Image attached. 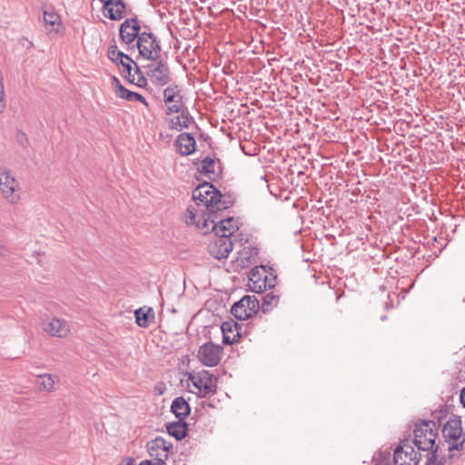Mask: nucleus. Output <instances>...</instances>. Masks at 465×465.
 Here are the masks:
<instances>
[{"mask_svg":"<svg viewBox=\"0 0 465 465\" xmlns=\"http://www.w3.org/2000/svg\"><path fill=\"white\" fill-rule=\"evenodd\" d=\"M139 21L135 18L126 19L120 27V37L126 44H132L140 35Z\"/></svg>","mask_w":465,"mask_h":465,"instance_id":"19","label":"nucleus"},{"mask_svg":"<svg viewBox=\"0 0 465 465\" xmlns=\"http://www.w3.org/2000/svg\"><path fill=\"white\" fill-rule=\"evenodd\" d=\"M2 249L3 247L0 245V255L2 254Z\"/></svg>","mask_w":465,"mask_h":465,"instance_id":"40","label":"nucleus"},{"mask_svg":"<svg viewBox=\"0 0 465 465\" xmlns=\"http://www.w3.org/2000/svg\"><path fill=\"white\" fill-rule=\"evenodd\" d=\"M445 458H440L438 453L431 452L427 454L426 465H444Z\"/></svg>","mask_w":465,"mask_h":465,"instance_id":"32","label":"nucleus"},{"mask_svg":"<svg viewBox=\"0 0 465 465\" xmlns=\"http://www.w3.org/2000/svg\"><path fill=\"white\" fill-rule=\"evenodd\" d=\"M223 349L212 341L203 344L198 351L197 358L201 363L208 367L219 364Z\"/></svg>","mask_w":465,"mask_h":465,"instance_id":"13","label":"nucleus"},{"mask_svg":"<svg viewBox=\"0 0 465 465\" xmlns=\"http://www.w3.org/2000/svg\"><path fill=\"white\" fill-rule=\"evenodd\" d=\"M124 10L125 5L123 0H106V5H104V14L111 20L123 18Z\"/></svg>","mask_w":465,"mask_h":465,"instance_id":"22","label":"nucleus"},{"mask_svg":"<svg viewBox=\"0 0 465 465\" xmlns=\"http://www.w3.org/2000/svg\"><path fill=\"white\" fill-rule=\"evenodd\" d=\"M172 448L170 443L161 437H157L147 443L149 455L155 460L164 461L168 457V451Z\"/></svg>","mask_w":465,"mask_h":465,"instance_id":"18","label":"nucleus"},{"mask_svg":"<svg viewBox=\"0 0 465 465\" xmlns=\"http://www.w3.org/2000/svg\"><path fill=\"white\" fill-rule=\"evenodd\" d=\"M219 213L201 214V217L196 210L189 208L185 214V223L188 225L194 224L203 233L213 232L216 235H225L230 238L238 230V223L233 218L229 217L225 219H219Z\"/></svg>","mask_w":465,"mask_h":465,"instance_id":"1","label":"nucleus"},{"mask_svg":"<svg viewBox=\"0 0 465 465\" xmlns=\"http://www.w3.org/2000/svg\"><path fill=\"white\" fill-rule=\"evenodd\" d=\"M148 77L155 85L163 86L167 84L171 80L167 63L163 60H158L155 65L149 66Z\"/></svg>","mask_w":465,"mask_h":465,"instance_id":"17","label":"nucleus"},{"mask_svg":"<svg viewBox=\"0 0 465 465\" xmlns=\"http://www.w3.org/2000/svg\"><path fill=\"white\" fill-rule=\"evenodd\" d=\"M241 327L234 321H226L222 323L223 342L224 344H232L241 337Z\"/></svg>","mask_w":465,"mask_h":465,"instance_id":"21","label":"nucleus"},{"mask_svg":"<svg viewBox=\"0 0 465 465\" xmlns=\"http://www.w3.org/2000/svg\"><path fill=\"white\" fill-rule=\"evenodd\" d=\"M412 443L420 451L438 453L439 446L436 444L438 426L432 420H423L415 425Z\"/></svg>","mask_w":465,"mask_h":465,"instance_id":"3","label":"nucleus"},{"mask_svg":"<svg viewBox=\"0 0 465 465\" xmlns=\"http://www.w3.org/2000/svg\"><path fill=\"white\" fill-rule=\"evenodd\" d=\"M152 465H165L164 461L156 460L155 462H153Z\"/></svg>","mask_w":465,"mask_h":465,"instance_id":"38","label":"nucleus"},{"mask_svg":"<svg viewBox=\"0 0 465 465\" xmlns=\"http://www.w3.org/2000/svg\"><path fill=\"white\" fill-rule=\"evenodd\" d=\"M100 1L104 3V5H106V0H100Z\"/></svg>","mask_w":465,"mask_h":465,"instance_id":"39","label":"nucleus"},{"mask_svg":"<svg viewBox=\"0 0 465 465\" xmlns=\"http://www.w3.org/2000/svg\"><path fill=\"white\" fill-rule=\"evenodd\" d=\"M167 431L176 440H182L186 436L187 424L183 420H179L177 422H173L167 425Z\"/></svg>","mask_w":465,"mask_h":465,"instance_id":"26","label":"nucleus"},{"mask_svg":"<svg viewBox=\"0 0 465 465\" xmlns=\"http://www.w3.org/2000/svg\"><path fill=\"white\" fill-rule=\"evenodd\" d=\"M114 81L116 84L115 94L118 97L127 100V101H139L142 104L147 105V102L142 94L126 89L124 86H123L120 84L119 80L115 77L114 78Z\"/></svg>","mask_w":465,"mask_h":465,"instance_id":"25","label":"nucleus"},{"mask_svg":"<svg viewBox=\"0 0 465 465\" xmlns=\"http://www.w3.org/2000/svg\"><path fill=\"white\" fill-rule=\"evenodd\" d=\"M153 461L151 460H143L139 465H152Z\"/></svg>","mask_w":465,"mask_h":465,"instance_id":"37","label":"nucleus"},{"mask_svg":"<svg viewBox=\"0 0 465 465\" xmlns=\"http://www.w3.org/2000/svg\"><path fill=\"white\" fill-rule=\"evenodd\" d=\"M259 309V301L254 296L246 295L235 302L232 309V314L238 320L251 318Z\"/></svg>","mask_w":465,"mask_h":465,"instance_id":"11","label":"nucleus"},{"mask_svg":"<svg viewBox=\"0 0 465 465\" xmlns=\"http://www.w3.org/2000/svg\"><path fill=\"white\" fill-rule=\"evenodd\" d=\"M258 248L252 245L243 247L237 252L236 259L232 262L234 271H239L250 267L256 262L258 257Z\"/></svg>","mask_w":465,"mask_h":465,"instance_id":"16","label":"nucleus"},{"mask_svg":"<svg viewBox=\"0 0 465 465\" xmlns=\"http://www.w3.org/2000/svg\"><path fill=\"white\" fill-rule=\"evenodd\" d=\"M217 163L211 157H205L202 161H200L198 165V170L200 173L210 175L218 174V172L216 170Z\"/></svg>","mask_w":465,"mask_h":465,"instance_id":"27","label":"nucleus"},{"mask_svg":"<svg viewBox=\"0 0 465 465\" xmlns=\"http://www.w3.org/2000/svg\"><path fill=\"white\" fill-rule=\"evenodd\" d=\"M0 192L10 204H17L21 200L20 183L5 167H0Z\"/></svg>","mask_w":465,"mask_h":465,"instance_id":"5","label":"nucleus"},{"mask_svg":"<svg viewBox=\"0 0 465 465\" xmlns=\"http://www.w3.org/2000/svg\"><path fill=\"white\" fill-rule=\"evenodd\" d=\"M442 436L448 443V450L461 451L464 447L465 434L461 426V419L460 416L450 417L442 428Z\"/></svg>","mask_w":465,"mask_h":465,"instance_id":"4","label":"nucleus"},{"mask_svg":"<svg viewBox=\"0 0 465 465\" xmlns=\"http://www.w3.org/2000/svg\"><path fill=\"white\" fill-rule=\"evenodd\" d=\"M232 239L226 238L225 235L214 234L210 240L208 250L213 258L221 260L228 257L232 251Z\"/></svg>","mask_w":465,"mask_h":465,"instance_id":"14","label":"nucleus"},{"mask_svg":"<svg viewBox=\"0 0 465 465\" xmlns=\"http://www.w3.org/2000/svg\"><path fill=\"white\" fill-rule=\"evenodd\" d=\"M188 381L197 389L200 397H208L216 392L217 379L207 371L189 372Z\"/></svg>","mask_w":465,"mask_h":465,"instance_id":"7","label":"nucleus"},{"mask_svg":"<svg viewBox=\"0 0 465 465\" xmlns=\"http://www.w3.org/2000/svg\"><path fill=\"white\" fill-rule=\"evenodd\" d=\"M395 465H418L420 455L415 451L408 439L402 440L394 450Z\"/></svg>","mask_w":465,"mask_h":465,"instance_id":"10","label":"nucleus"},{"mask_svg":"<svg viewBox=\"0 0 465 465\" xmlns=\"http://www.w3.org/2000/svg\"><path fill=\"white\" fill-rule=\"evenodd\" d=\"M42 381L39 383V387L45 391H51L54 388L55 377L51 374H45L40 376Z\"/></svg>","mask_w":465,"mask_h":465,"instance_id":"31","label":"nucleus"},{"mask_svg":"<svg viewBox=\"0 0 465 465\" xmlns=\"http://www.w3.org/2000/svg\"><path fill=\"white\" fill-rule=\"evenodd\" d=\"M171 411L180 420H184L185 418L190 414L191 408L183 397H177L172 402Z\"/></svg>","mask_w":465,"mask_h":465,"instance_id":"24","label":"nucleus"},{"mask_svg":"<svg viewBox=\"0 0 465 465\" xmlns=\"http://www.w3.org/2000/svg\"><path fill=\"white\" fill-rule=\"evenodd\" d=\"M134 65L135 70L133 74H134L135 81L133 84H135L138 86H143L146 84V78L141 74L140 68L137 66V64H134Z\"/></svg>","mask_w":465,"mask_h":465,"instance_id":"33","label":"nucleus"},{"mask_svg":"<svg viewBox=\"0 0 465 465\" xmlns=\"http://www.w3.org/2000/svg\"><path fill=\"white\" fill-rule=\"evenodd\" d=\"M174 145L177 152L183 156L192 154L196 147L194 137L188 133L179 134L175 139Z\"/></svg>","mask_w":465,"mask_h":465,"instance_id":"20","label":"nucleus"},{"mask_svg":"<svg viewBox=\"0 0 465 465\" xmlns=\"http://www.w3.org/2000/svg\"><path fill=\"white\" fill-rule=\"evenodd\" d=\"M176 116H172L168 120L170 129L180 131L183 128H188L193 123V117L190 115L187 108L183 109Z\"/></svg>","mask_w":465,"mask_h":465,"instance_id":"23","label":"nucleus"},{"mask_svg":"<svg viewBox=\"0 0 465 465\" xmlns=\"http://www.w3.org/2000/svg\"><path fill=\"white\" fill-rule=\"evenodd\" d=\"M43 330L51 336L64 338L70 332V327L66 321L57 317H46L42 321Z\"/></svg>","mask_w":465,"mask_h":465,"instance_id":"15","label":"nucleus"},{"mask_svg":"<svg viewBox=\"0 0 465 465\" xmlns=\"http://www.w3.org/2000/svg\"><path fill=\"white\" fill-rule=\"evenodd\" d=\"M136 45L143 58L155 62L160 59L162 51L160 41L153 33H141Z\"/></svg>","mask_w":465,"mask_h":465,"instance_id":"8","label":"nucleus"},{"mask_svg":"<svg viewBox=\"0 0 465 465\" xmlns=\"http://www.w3.org/2000/svg\"><path fill=\"white\" fill-rule=\"evenodd\" d=\"M108 58L119 67L122 75L128 82L134 83L135 81L132 68V64L135 63L128 54L117 50L116 46H110L108 49Z\"/></svg>","mask_w":465,"mask_h":465,"instance_id":"9","label":"nucleus"},{"mask_svg":"<svg viewBox=\"0 0 465 465\" xmlns=\"http://www.w3.org/2000/svg\"><path fill=\"white\" fill-rule=\"evenodd\" d=\"M16 141L23 147H26L28 145V138L26 134L22 131L17 132Z\"/></svg>","mask_w":465,"mask_h":465,"instance_id":"34","label":"nucleus"},{"mask_svg":"<svg viewBox=\"0 0 465 465\" xmlns=\"http://www.w3.org/2000/svg\"><path fill=\"white\" fill-rule=\"evenodd\" d=\"M43 18H44V22L45 23V25H48L51 26V28L49 29L50 31H57L55 26L59 25V23H60V16L57 13L53 12V11L52 12L45 11Z\"/></svg>","mask_w":465,"mask_h":465,"instance_id":"30","label":"nucleus"},{"mask_svg":"<svg viewBox=\"0 0 465 465\" xmlns=\"http://www.w3.org/2000/svg\"><path fill=\"white\" fill-rule=\"evenodd\" d=\"M193 200L195 202L198 207H203L204 209L193 208L201 214L216 213L221 211L228 209L232 202L230 196H226L221 193L211 183H203L199 184L193 191Z\"/></svg>","mask_w":465,"mask_h":465,"instance_id":"2","label":"nucleus"},{"mask_svg":"<svg viewBox=\"0 0 465 465\" xmlns=\"http://www.w3.org/2000/svg\"><path fill=\"white\" fill-rule=\"evenodd\" d=\"M460 402H461L462 406L465 408V388L462 389V391L460 392Z\"/></svg>","mask_w":465,"mask_h":465,"instance_id":"36","label":"nucleus"},{"mask_svg":"<svg viewBox=\"0 0 465 465\" xmlns=\"http://www.w3.org/2000/svg\"><path fill=\"white\" fill-rule=\"evenodd\" d=\"M276 284V276L267 271L264 266H255L251 270L248 286L256 293H262L267 289H272Z\"/></svg>","mask_w":465,"mask_h":465,"instance_id":"6","label":"nucleus"},{"mask_svg":"<svg viewBox=\"0 0 465 465\" xmlns=\"http://www.w3.org/2000/svg\"><path fill=\"white\" fill-rule=\"evenodd\" d=\"M280 297L278 295L273 294L272 292L264 294L262 296V312H267L273 307H275L279 302Z\"/></svg>","mask_w":465,"mask_h":465,"instance_id":"28","label":"nucleus"},{"mask_svg":"<svg viewBox=\"0 0 465 465\" xmlns=\"http://www.w3.org/2000/svg\"><path fill=\"white\" fill-rule=\"evenodd\" d=\"M4 94H0V114L5 110Z\"/></svg>","mask_w":465,"mask_h":465,"instance_id":"35","label":"nucleus"},{"mask_svg":"<svg viewBox=\"0 0 465 465\" xmlns=\"http://www.w3.org/2000/svg\"><path fill=\"white\" fill-rule=\"evenodd\" d=\"M163 101L166 105V114L172 115L174 113L185 109L183 101L182 90L177 84L170 85L163 91Z\"/></svg>","mask_w":465,"mask_h":465,"instance_id":"12","label":"nucleus"},{"mask_svg":"<svg viewBox=\"0 0 465 465\" xmlns=\"http://www.w3.org/2000/svg\"><path fill=\"white\" fill-rule=\"evenodd\" d=\"M150 313H153V310L151 308H149L146 312L143 308L135 310L134 315L138 326L145 328L149 325L148 317Z\"/></svg>","mask_w":465,"mask_h":465,"instance_id":"29","label":"nucleus"}]
</instances>
